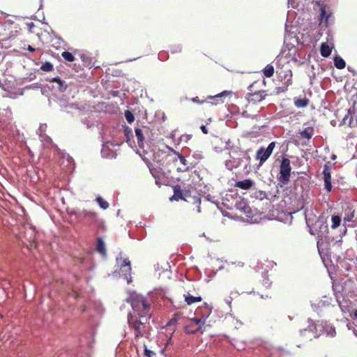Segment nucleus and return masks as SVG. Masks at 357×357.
I'll return each mask as SVG.
<instances>
[{"label": "nucleus", "instance_id": "2eb2a0df", "mask_svg": "<svg viewBox=\"0 0 357 357\" xmlns=\"http://www.w3.org/2000/svg\"><path fill=\"white\" fill-rule=\"evenodd\" d=\"M185 301L187 305H190L195 303H199L202 301V298L200 296H192L190 293H187L184 295Z\"/></svg>", "mask_w": 357, "mask_h": 357}, {"label": "nucleus", "instance_id": "e433bc0d", "mask_svg": "<svg viewBox=\"0 0 357 357\" xmlns=\"http://www.w3.org/2000/svg\"><path fill=\"white\" fill-rule=\"evenodd\" d=\"M322 238H323L322 235L318 234V236H317V242L318 250H319V247H320V245H321V241L322 240Z\"/></svg>", "mask_w": 357, "mask_h": 357}, {"label": "nucleus", "instance_id": "a211bd4d", "mask_svg": "<svg viewBox=\"0 0 357 357\" xmlns=\"http://www.w3.org/2000/svg\"><path fill=\"white\" fill-rule=\"evenodd\" d=\"M309 103H310V100L306 97H304L303 98H296L294 99V105L297 108L306 107L309 105Z\"/></svg>", "mask_w": 357, "mask_h": 357}, {"label": "nucleus", "instance_id": "79ce46f5", "mask_svg": "<svg viewBox=\"0 0 357 357\" xmlns=\"http://www.w3.org/2000/svg\"><path fill=\"white\" fill-rule=\"evenodd\" d=\"M321 229H324V231H328V226L326 225H322L321 227H320Z\"/></svg>", "mask_w": 357, "mask_h": 357}, {"label": "nucleus", "instance_id": "6ab92c4d", "mask_svg": "<svg viewBox=\"0 0 357 357\" xmlns=\"http://www.w3.org/2000/svg\"><path fill=\"white\" fill-rule=\"evenodd\" d=\"M314 128L312 126H308L305 128L304 130L300 132V135L301 138L310 139L314 135Z\"/></svg>", "mask_w": 357, "mask_h": 357}, {"label": "nucleus", "instance_id": "9b49d317", "mask_svg": "<svg viewBox=\"0 0 357 357\" xmlns=\"http://www.w3.org/2000/svg\"><path fill=\"white\" fill-rule=\"evenodd\" d=\"M121 272L124 276V278L127 280L128 283H130L132 280L131 278V264L128 259H124L123 264L121 266Z\"/></svg>", "mask_w": 357, "mask_h": 357}, {"label": "nucleus", "instance_id": "0eeeda50", "mask_svg": "<svg viewBox=\"0 0 357 357\" xmlns=\"http://www.w3.org/2000/svg\"><path fill=\"white\" fill-rule=\"evenodd\" d=\"M333 37L331 34H328L326 42L322 43L320 46V54L323 57H328L333 48Z\"/></svg>", "mask_w": 357, "mask_h": 357}, {"label": "nucleus", "instance_id": "c9c22d12", "mask_svg": "<svg viewBox=\"0 0 357 357\" xmlns=\"http://www.w3.org/2000/svg\"><path fill=\"white\" fill-rule=\"evenodd\" d=\"M192 101L193 102L198 103V104H202V103L205 102V100H199V97H197V96L192 98Z\"/></svg>", "mask_w": 357, "mask_h": 357}, {"label": "nucleus", "instance_id": "5701e85b", "mask_svg": "<svg viewBox=\"0 0 357 357\" xmlns=\"http://www.w3.org/2000/svg\"><path fill=\"white\" fill-rule=\"evenodd\" d=\"M334 66L337 69H343L345 68L346 63L342 57L335 56L334 57Z\"/></svg>", "mask_w": 357, "mask_h": 357}, {"label": "nucleus", "instance_id": "423d86ee", "mask_svg": "<svg viewBox=\"0 0 357 357\" xmlns=\"http://www.w3.org/2000/svg\"><path fill=\"white\" fill-rule=\"evenodd\" d=\"M276 73L280 77H281L284 82L285 88L283 89L282 91H286L288 89V86L292 84V72L289 68L285 69L282 68H277Z\"/></svg>", "mask_w": 357, "mask_h": 357}, {"label": "nucleus", "instance_id": "a878e982", "mask_svg": "<svg viewBox=\"0 0 357 357\" xmlns=\"http://www.w3.org/2000/svg\"><path fill=\"white\" fill-rule=\"evenodd\" d=\"M135 132L137 139L138 144L139 145V146H141V144L143 143L144 140L143 131L140 128H135Z\"/></svg>", "mask_w": 357, "mask_h": 357}, {"label": "nucleus", "instance_id": "49530a36", "mask_svg": "<svg viewBox=\"0 0 357 357\" xmlns=\"http://www.w3.org/2000/svg\"><path fill=\"white\" fill-rule=\"evenodd\" d=\"M181 47H178V50H176V52H181Z\"/></svg>", "mask_w": 357, "mask_h": 357}, {"label": "nucleus", "instance_id": "f3484780", "mask_svg": "<svg viewBox=\"0 0 357 357\" xmlns=\"http://www.w3.org/2000/svg\"><path fill=\"white\" fill-rule=\"evenodd\" d=\"M174 195L172 199L178 201L180 199H185L183 196V192L179 185H176L173 187Z\"/></svg>", "mask_w": 357, "mask_h": 357}, {"label": "nucleus", "instance_id": "f257e3e1", "mask_svg": "<svg viewBox=\"0 0 357 357\" xmlns=\"http://www.w3.org/2000/svg\"><path fill=\"white\" fill-rule=\"evenodd\" d=\"M151 314H132L128 315L129 327L133 331L135 338L137 339L147 335L149 330V319Z\"/></svg>", "mask_w": 357, "mask_h": 357}, {"label": "nucleus", "instance_id": "aec40b11", "mask_svg": "<svg viewBox=\"0 0 357 357\" xmlns=\"http://www.w3.org/2000/svg\"><path fill=\"white\" fill-rule=\"evenodd\" d=\"M149 171L151 174V175L153 176V178H155V183L158 185H160V182L158 181V180L160 179V175H161V169L160 168H156V167H154L153 166H149Z\"/></svg>", "mask_w": 357, "mask_h": 357}, {"label": "nucleus", "instance_id": "ea45409f", "mask_svg": "<svg viewBox=\"0 0 357 357\" xmlns=\"http://www.w3.org/2000/svg\"><path fill=\"white\" fill-rule=\"evenodd\" d=\"M176 319L174 318V319H171L167 324V326H170L171 324H172L173 323H176Z\"/></svg>", "mask_w": 357, "mask_h": 357}, {"label": "nucleus", "instance_id": "bb28decb", "mask_svg": "<svg viewBox=\"0 0 357 357\" xmlns=\"http://www.w3.org/2000/svg\"><path fill=\"white\" fill-rule=\"evenodd\" d=\"M80 59L83 62V65L84 67L90 68L91 66V59L85 54H82L80 56Z\"/></svg>", "mask_w": 357, "mask_h": 357}, {"label": "nucleus", "instance_id": "b1692460", "mask_svg": "<svg viewBox=\"0 0 357 357\" xmlns=\"http://www.w3.org/2000/svg\"><path fill=\"white\" fill-rule=\"evenodd\" d=\"M274 66L271 64H268L263 69V73L266 77H271L274 74Z\"/></svg>", "mask_w": 357, "mask_h": 357}, {"label": "nucleus", "instance_id": "4468645a", "mask_svg": "<svg viewBox=\"0 0 357 357\" xmlns=\"http://www.w3.org/2000/svg\"><path fill=\"white\" fill-rule=\"evenodd\" d=\"M254 184V182L251 179H245L243 181H238L236 182L234 186L243 190L250 189Z\"/></svg>", "mask_w": 357, "mask_h": 357}, {"label": "nucleus", "instance_id": "2f4dec72", "mask_svg": "<svg viewBox=\"0 0 357 357\" xmlns=\"http://www.w3.org/2000/svg\"><path fill=\"white\" fill-rule=\"evenodd\" d=\"M284 63H285V59L283 58L282 56L279 55L276 57V61H275L276 68H284Z\"/></svg>", "mask_w": 357, "mask_h": 357}, {"label": "nucleus", "instance_id": "4c0bfd02", "mask_svg": "<svg viewBox=\"0 0 357 357\" xmlns=\"http://www.w3.org/2000/svg\"><path fill=\"white\" fill-rule=\"evenodd\" d=\"M200 129H201V130L202 131V132H203L204 134H206H206H208V130L207 128H206L204 125H202V126H200Z\"/></svg>", "mask_w": 357, "mask_h": 357}, {"label": "nucleus", "instance_id": "ddd939ff", "mask_svg": "<svg viewBox=\"0 0 357 357\" xmlns=\"http://www.w3.org/2000/svg\"><path fill=\"white\" fill-rule=\"evenodd\" d=\"M76 215L81 220L86 219L96 220L97 219V213L92 211L82 210L78 212Z\"/></svg>", "mask_w": 357, "mask_h": 357}, {"label": "nucleus", "instance_id": "7ed1b4c3", "mask_svg": "<svg viewBox=\"0 0 357 357\" xmlns=\"http://www.w3.org/2000/svg\"><path fill=\"white\" fill-rule=\"evenodd\" d=\"M266 86V80H257L249 86L250 92L246 95V98L249 103L257 104L264 100L268 96L266 91L261 89V86Z\"/></svg>", "mask_w": 357, "mask_h": 357}, {"label": "nucleus", "instance_id": "f03ea898", "mask_svg": "<svg viewBox=\"0 0 357 357\" xmlns=\"http://www.w3.org/2000/svg\"><path fill=\"white\" fill-rule=\"evenodd\" d=\"M133 310L132 314L137 315L141 314H151V304L142 295L135 292L132 293L129 298L127 299Z\"/></svg>", "mask_w": 357, "mask_h": 357}, {"label": "nucleus", "instance_id": "f704fd0d", "mask_svg": "<svg viewBox=\"0 0 357 357\" xmlns=\"http://www.w3.org/2000/svg\"><path fill=\"white\" fill-rule=\"evenodd\" d=\"M231 94V91H224L219 94L215 95V96L211 97V98H222L230 96Z\"/></svg>", "mask_w": 357, "mask_h": 357}, {"label": "nucleus", "instance_id": "39448f33", "mask_svg": "<svg viewBox=\"0 0 357 357\" xmlns=\"http://www.w3.org/2000/svg\"><path fill=\"white\" fill-rule=\"evenodd\" d=\"M275 144L276 143L275 142H272L268 144L266 149L261 146L257 150L256 153V158L259 160L260 165H262L264 162H266L271 155L275 147Z\"/></svg>", "mask_w": 357, "mask_h": 357}, {"label": "nucleus", "instance_id": "a18cd8bd", "mask_svg": "<svg viewBox=\"0 0 357 357\" xmlns=\"http://www.w3.org/2000/svg\"><path fill=\"white\" fill-rule=\"evenodd\" d=\"M353 317L357 319V309H356L354 312Z\"/></svg>", "mask_w": 357, "mask_h": 357}, {"label": "nucleus", "instance_id": "58836bf2", "mask_svg": "<svg viewBox=\"0 0 357 357\" xmlns=\"http://www.w3.org/2000/svg\"><path fill=\"white\" fill-rule=\"evenodd\" d=\"M354 217V214L352 213L350 216H348L347 218H344V221H351Z\"/></svg>", "mask_w": 357, "mask_h": 357}, {"label": "nucleus", "instance_id": "393cba45", "mask_svg": "<svg viewBox=\"0 0 357 357\" xmlns=\"http://www.w3.org/2000/svg\"><path fill=\"white\" fill-rule=\"evenodd\" d=\"M52 82H56L58 84L59 91L61 92L64 91L66 89V85L59 77H54L52 80Z\"/></svg>", "mask_w": 357, "mask_h": 357}, {"label": "nucleus", "instance_id": "dca6fc26", "mask_svg": "<svg viewBox=\"0 0 357 357\" xmlns=\"http://www.w3.org/2000/svg\"><path fill=\"white\" fill-rule=\"evenodd\" d=\"M144 357H167L165 354V350H160L158 353H154L152 351L149 350L144 345Z\"/></svg>", "mask_w": 357, "mask_h": 357}, {"label": "nucleus", "instance_id": "6e6552de", "mask_svg": "<svg viewBox=\"0 0 357 357\" xmlns=\"http://www.w3.org/2000/svg\"><path fill=\"white\" fill-rule=\"evenodd\" d=\"M314 4H316L319 8L320 10L319 14V23H321L324 20H325V23L327 24L329 20V18L331 15V13L330 12H328L326 10V5L321 2V0H315L314 1Z\"/></svg>", "mask_w": 357, "mask_h": 357}, {"label": "nucleus", "instance_id": "9d476101", "mask_svg": "<svg viewBox=\"0 0 357 357\" xmlns=\"http://www.w3.org/2000/svg\"><path fill=\"white\" fill-rule=\"evenodd\" d=\"M172 151L177 156L176 158L174 159V161L177 162L178 160L179 162H180V165L176 168L177 172H185L188 171L189 166H188V161L186 160L185 157L183 156L181 154H180L178 152L174 151V149H172Z\"/></svg>", "mask_w": 357, "mask_h": 357}, {"label": "nucleus", "instance_id": "72a5a7b5", "mask_svg": "<svg viewBox=\"0 0 357 357\" xmlns=\"http://www.w3.org/2000/svg\"><path fill=\"white\" fill-rule=\"evenodd\" d=\"M125 117H126L127 121L130 123L133 122L135 120V116H134L133 114L129 110H127L125 112Z\"/></svg>", "mask_w": 357, "mask_h": 357}, {"label": "nucleus", "instance_id": "4be33fe9", "mask_svg": "<svg viewBox=\"0 0 357 357\" xmlns=\"http://www.w3.org/2000/svg\"><path fill=\"white\" fill-rule=\"evenodd\" d=\"M236 206L238 209H239L245 214L249 213L250 211V208L247 205L246 202L243 200H241L239 202L236 203Z\"/></svg>", "mask_w": 357, "mask_h": 357}, {"label": "nucleus", "instance_id": "412c9836", "mask_svg": "<svg viewBox=\"0 0 357 357\" xmlns=\"http://www.w3.org/2000/svg\"><path fill=\"white\" fill-rule=\"evenodd\" d=\"M96 250L102 255H106L105 245L102 238H98L97 240Z\"/></svg>", "mask_w": 357, "mask_h": 357}, {"label": "nucleus", "instance_id": "20e7f679", "mask_svg": "<svg viewBox=\"0 0 357 357\" xmlns=\"http://www.w3.org/2000/svg\"><path fill=\"white\" fill-rule=\"evenodd\" d=\"M291 170L290 160L286 158H282L280 167L279 180L284 183H287L289 181Z\"/></svg>", "mask_w": 357, "mask_h": 357}, {"label": "nucleus", "instance_id": "1a4fd4ad", "mask_svg": "<svg viewBox=\"0 0 357 357\" xmlns=\"http://www.w3.org/2000/svg\"><path fill=\"white\" fill-rule=\"evenodd\" d=\"M206 319L203 318H192L191 319L190 326L185 328L187 333H194L202 328V326L204 324Z\"/></svg>", "mask_w": 357, "mask_h": 357}, {"label": "nucleus", "instance_id": "f8f14e48", "mask_svg": "<svg viewBox=\"0 0 357 357\" xmlns=\"http://www.w3.org/2000/svg\"><path fill=\"white\" fill-rule=\"evenodd\" d=\"M323 176L324 188L327 192H331L332 190L331 168L326 164L324 166Z\"/></svg>", "mask_w": 357, "mask_h": 357}, {"label": "nucleus", "instance_id": "473e14b6", "mask_svg": "<svg viewBox=\"0 0 357 357\" xmlns=\"http://www.w3.org/2000/svg\"><path fill=\"white\" fill-rule=\"evenodd\" d=\"M40 69L43 71L49 72L52 71L54 69V67L51 63L45 62L41 66Z\"/></svg>", "mask_w": 357, "mask_h": 357}, {"label": "nucleus", "instance_id": "cd10ccee", "mask_svg": "<svg viewBox=\"0 0 357 357\" xmlns=\"http://www.w3.org/2000/svg\"><path fill=\"white\" fill-rule=\"evenodd\" d=\"M62 57L67 61H74L75 60V56L73 55L71 52L68 51H64L61 53Z\"/></svg>", "mask_w": 357, "mask_h": 357}, {"label": "nucleus", "instance_id": "a19ab883", "mask_svg": "<svg viewBox=\"0 0 357 357\" xmlns=\"http://www.w3.org/2000/svg\"><path fill=\"white\" fill-rule=\"evenodd\" d=\"M27 50H29V52H33L35 51V48H33L32 46L31 45H28L27 47Z\"/></svg>", "mask_w": 357, "mask_h": 357}, {"label": "nucleus", "instance_id": "37998d69", "mask_svg": "<svg viewBox=\"0 0 357 357\" xmlns=\"http://www.w3.org/2000/svg\"><path fill=\"white\" fill-rule=\"evenodd\" d=\"M284 88H285V86H283V87H278V88H277V93H280V92H283V91H282V90H283V89H284Z\"/></svg>", "mask_w": 357, "mask_h": 357}, {"label": "nucleus", "instance_id": "c85d7f7f", "mask_svg": "<svg viewBox=\"0 0 357 357\" xmlns=\"http://www.w3.org/2000/svg\"><path fill=\"white\" fill-rule=\"evenodd\" d=\"M331 220H332L331 227L333 229H336L340 225L341 218L340 216L333 215Z\"/></svg>", "mask_w": 357, "mask_h": 357}, {"label": "nucleus", "instance_id": "c756f323", "mask_svg": "<svg viewBox=\"0 0 357 357\" xmlns=\"http://www.w3.org/2000/svg\"><path fill=\"white\" fill-rule=\"evenodd\" d=\"M96 202L99 204L100 207L104 210L109 208V203L104 200L101 197H98L96 198Z\"/></svg>", "mask_w": 357, "mask_h": 357}, {"label": "nucleus", "instance_id": "7c9ffc66", "mask_svg": "<svg viewBox=\"0 0 357 357\" xmlns=\"http://www.w3.org/2000/svg\"><path fill=\"white\" fill-rule=\"evenodd\" d=\"M232 345L238 351H241L245 349V344L243 342H241L236 340H233L232 342H231Z\"/></svg>", "mask_w": 357, "mask_h": 357}, {"label": "nucleus", "instance_id": "c03bdc74", "mask_svg": "<svg viewBox=\"0 0 357 357\" xmlns=\"http://www.w3.org/2000/svg\"><path fill=\"white\" fill-rule=\"evenodd\" d=\"M34 239H35V237L33 236V238H31L30 240V242H31V244H30V247L31 248L33 245V243H34Z\"/></svg>", "mask_w": 357, "mask_h": 357}]
</instances>
